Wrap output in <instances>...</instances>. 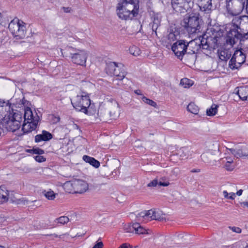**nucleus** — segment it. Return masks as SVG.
<instances>
[{
  "mask_svg": "<svg viewBox=\"0 0 248 248\" xmlns=\"http://www.w3.org/2000/svg\"><path fill=\"white\" fill-rule=\"evenodd\" d=\"M139 8L138 0H122L117 6V13L122 19L133 18L138 15Z\"/></svg>",
  "mask_w": 248,
  "mask_h": 248,
  "instance_id": "obj_1",
  "label": "nucleus"
},
{
  "mask_svg": "<svg viewBox=\"0 0 248 248\" xmlns=\"http://www.w3.org/2000/svg\"><path fill=\"white\" fill-rule=\"evenodd\" d=\"M207 39L200 36L199 38L187 42V48L191 49V51L195 53L199 49L202 48L205 50H214L218 47L217 38Z\"/></svg>",
  "mask_w": 248,
  "mask_h": 248,
  "instance_id": "obj_2",
  "label": "nucleus"
},
{
  "mask_svg": "<svg viewBox=\"0 0 248 248\" xmlns=\"http://www.w3.org/2000/svg\"><path fill=\"white\" fill-rule=\"evenodd\" d=\"M24 123L22 125V130L24 133H27L35 130L40 120L37 113L33 112L29 107L24 109Z\"/></svg>",
  "mask_w": 248,
  "mask_h": 248,
  "instance_id": "obj_3",
  "label": "nucleus"
},
{
  "mask_svg": "<svg viewBox=\"0 0 248 248\" xmlns=\"http://www.w3.org/2000/svg\"><path fill=\"white\" fill-rule=\"evenodd\" d=\"M64 190L69 193L82 194L85 192L89 188L88 183L81 179H75L67 181L63 185Z\"/></svg>",
  "mask_w": 248,
  "mask_h": 248,
  "instance_id": "obj_4",
  "label": "nucleus"
},
{
  "mask_svg": "<svg viewBox=\"0 0 248 248\" xmlns=\"http://www.w3.org/2000/svg\"><path fill=\"white\" fill-rule=\"evenodd\" d=\"M8 28L16 39H23L26 36V27L24 23L18 19H14L9 24Z\"/></svg>",
  "mask_w": 248,
  "mask_h": 248,
  "instance_id": "obj_5",
  "label": "nucleus"
},
{
  "mask_svg": "<svg viewBox=\"0 0 248 248\" xmlns=\"http://www.w3.org/2000/svg\"><path fill=\"white\" fill-rule=\"evenodd\" d=\"M90 101L89 94L87 93L80 92L73 98L71 103L75 109L82 111L86 110V106L89 105Z\"/></svg>",
  "mask_w": 248,
  "mask_h": 248,
  "instance_id": "obj_6",
  "label": "nucleus"
},
{
  "mask_svg": "<svg viewBox=\"0 0 248 248\" xmlns=\"http://www.w3.org/2000/svg\"><path fill=\"white\" fill-rule=\"evenodd\" d=\"M11 115L7 117V119L3 121L5 124V127L8 130L12 132L19 129L22 121V117L20 113L12 109Z\"/></svg>",
  "mask_w": 248,
  "mask_h": 248,
  "instance_id": "obj_7",
  "label": "nucleus"
},
{
  "mask_svg": "<svg viewBox=\"0 0 248 248\" xmlns=\"http://www.w3.org/2000/svg\"><path fill=\"white\" fill-rule=\"evenodd\" d=\"M183 26L189 34H192L200 31L199 17L196 16H190L184 19Z\"/></svg>",
  "mask_w": 248,
  "mask_h": 248,
  "instance_id": "obj_8",
  "label": "nucleus"
},
{
  "mask_svg": "<svg viewBox=\"0 0 248 248\" xmlns=\"http://www.w3.org/2000/svg\"><path fill=\"white\" fill-rule=\"evenodd\" d=\"M226 3L228 13L233 16L240 14L245 7V5L237 0H226Z\"/></svg>",
  "mask_w": 248,
  "mask_h": 248,
  "instance_id": "obj_9",
  "label": "nucleus"
},
{
  "mask_svg": "<svg viewBox=\"0 0 248 248\" xmlns=\"http://www.w3.org/2000/svg\"><path fill=\"white\" fill-rule=\"evenodd\" d=\"M246 60V55L241 50H236L229 62V66L232 69L240 67Z\"/></svg>",
  "mask_w": 248,
  "mask_h": 248,
  "instance_id": "obj_10",
  "label": "nucleus"
},
{
  "mask_svg": "<svg viewBox=\"0 0 248 248\" xmlns=\"http://www.w3.org/2000/svg\"><path fill=\"white\" fill-rule=\"evenodd\" d=\"M171 6L176 12L184 13L192 5L191 0H171Z\"/></svg>",
  "mask_w": 248,
  "mask_h": 248,
  "instance_id": "obj_11",
  "label": "nucleus"
},
{
  "mask_svg": "<svg viewBox=\"0 0 248 248\" xmlns=\"http://www.w3.org/2000/svg\"><path fill=\"white\" fill-rule=\"evenodd\" d=\"M71 61L75 64L85 66L88 56V52L85 50L78 49L75 53H71Z\"/></svg>",
  "mask_w": 248,
  "mask_h": 248,
  "instance_id": "obj_12",
  "label": "nucleus"
},
{
  "mask_svg": "<svg viewBox=\"0 0 248 248\" xmlns=\"http://www.w3.org/2000/svg\"><path fill=\"white\" fill-rule=\"evenodd\" d=\"M187 48V42L184 40H179L173 44L171 49L175 55L180 59L183 58Z\"/></svg>",
  "mask_w": 248,
  "mask_h": 248,
  "instance_id": "obj_13",
  "label": "nucleus"
},
{
  "mask_svg": "<svg viewBox=\"0 0 248 248\" xmlns=\"http://www.w3.org/2000/svg\"><path fill=\"white\" fill-rule=\"evenodd\" d=\"M204 151L211 154L212 156H216L220 154L219 144L217 140H211L206 142L204 144Z\"/></svg>",
  "mask_w": 248,
  "mask_h": 248,
  "instance_id": "obj_14",
  "label": "nucleus"
},
{
  "mask_svg": "<svg viewBox=\"0 0 248 248\" xmlns=\"http://www.w3.org/2000/svg\"><path fill=\"white\" fill-rule=\"evenodd\" d=\"M107 106L109 110V115L112 119H116L119 117L120 110L119 105L117 102L113 99H110L108 101Z\"/></svg>",
  "mask_w": 248,
  "mask_h": 248,
  "instance_id": "obj_15",
  "label": "nucleus"
},
{
  "mask_svg": "<svg viewBox=\"0 0 248 248\" xmlns=\"http://www.w3.org/2000/svg\"><path fill=\"white\" fill-rule=\"evenodd\" d=\"M87 106H86V110L82 111L85 113V114H87L89 115H94L96 113L98 116L102 118H106L107 117V115L104 114L103 113V110L102 108H100V110L97 109L96 107L95 106L94 104H91V101Z\"/></svg>",
  "mask_w": 248,
  "mask_h": 248,
  "instance_id": "obj_16",
  "label": "nucleus"
},
{
  "mask_svg": "<svg viewBox=\"0 0 248 248\" xmlns=\"http://www.w3.org/2000/svg\"><path fill=\"white\" fill-rule=\"evenodd\" d=\"M239 36V33L238 31L234 27L231 29L227 33L226 41L228 44L233 45L236 43L235 39H237Z\"/></svg>",
  "mask_w": 248,
  "mask_h": 248,
  "instance_id": "obj_17",
  "label": "nucleus"
},
{
  "mask_svg": "<svg viewBox=\"0 0 248 248\" xmlns=\"http://www.w3.org/2000/svg\"><path fill=\"white\" fill-rule=\"evenodd\" d=\"M215 156H212L207 152L204 151L201 155V160L206 165H214L216 162L214 159Z\"/></svg>",
  "mask_w": 248,
  "mask_h": 248,
  "instance_id": "obj_18",
  "label": "nucleus"
},
{
  "mask_svg": "<svg viewBox=\"0 0 248 248\" xmlns=\"http://www.w3.org/2000/svg\"><path fill=\"white\" fill-rule=\"evenodd\" d=\"M52 138V134L45 130L42 131V134L37 135L35 137V141L36 142H39L41 141H47Z\"/></svg>",
  "mask_w": 248,
  "mask_h": 248,
  "instance_id": "obj_19",
  "label": "nucleus"
},
{
  "mask_svg": "<svg viewBox=\"0 0 248 248\" xmlns=\"http://www.w3.org/2000/svg\"><path fill=\"white\" fill-rule=\"evenodd\" d=\"M179 36V33L175 29H174V30L172 29L168 31V34L166 37V42L168 44H171L172 42L177 39Z\"/></svg>",
  "mask_w": 248,
  "mask_h": 248,
  "instance_id": "obj_20",
  "label": "nucleus"
},
{
  "mask_svg": "<svg viewBox=\"0 0 248 248\" xmlns=\"http://www.w3.org/2000/svg\"><path fill=\"white\" fill-rule=\"evenodd\" d=\"M117 73V74H113V76H115L117 78V79L122 80L126 75V72L124 70V68L123 65L120 64L119 65L117 64V68L115 69V73Z\"/></svg>",
  "mask_w": 248,
  "mask_h": 248,
  "instance_id": "obj_21",
  "label": "nucleus"
},
{
  "mask_svg": "<svg viewBox=\"0 0 248 248\" xmlns=\"http://www.w3.org/2000/svg\"><path fill=\"white\" fill-rule=\"evenodd\" d=\"M227 150H228L227 153L228 154L230 152L231 154L233 155L234 157L236 158L248 156V152H246L245 149H244L243 151L241 149L235 150L232 148H227Z\"/></svg>",
  "mask_w": 248,
  "mask_h": 248,
  "instance_id": "obj_22",
  "label": "nucleus"
},
{
  "mask_svg": "<svg viewBox=\"0 0 248 248\" xmlns=\"http://www.w3.org/2000/svg\"><path fill=\"white\" fill-rule=\"evenodd\" d=\"M198 6L204 11L210 10L212 7L211 0H196Z\"/></svg>",
  "mask_w": 248,
  "mask_h": 248,
  "instance_id": "obj_23",
  "label": "nucleus"
},
{
  "mask_svg": "<svg viewBox=\"0 0 248 248\" xmlns=\"http://www.w3.org/2000/svg\"><path fill=\"white\" fill-rule=\"evenodd\" d=\"M193 152L187 147H183L181 148L178 152V154L182 159H185L188 158L192 155Z\"/></svg>",
  "mask_w": 248,
  "mask_h": 248,
  "instance_id": "obj_24",
  "label": "nucleus"
},
{
  "mask_svg": "<svg viewBox=\"0 0 248 248\" xmlns=\"http://www.w3.org/2000/svg\"><path fill=\"white\" fill-rule=\"evenodd\" d=\"M117 64L115 62L108 63L105 68L106 73L110 76H112L113 74H117V73H115V69L117 68Z\"/></svg>",
  "mask_w": 248,
  "mask_h": 248,
  "instance_id": "obj_25",
  "label": "nucleus"
},
{
  "mask_svg": "<svg viewBox=\"0 0 248 248\" xmlns=\"http://www.w3.org/2000/svg\"><path fill=\"white\" fill-rule=\"evenodd\" d=\"M237 94L242 100L248 101V87H241L239 88Z\"/></svg>",
  "mask_w": 248,
  "mask_h": 248,
  "instance_id": "obj_26",
  "label": "nucleus"
},
{
  "mask_svg": "<svg viewBox=\"0 0 248 248\" xmlns=\"http://www.w3.org/2000/svg\"><path fill=\"white\" fill-rule=\"evenodd\" d=\"M83 159L86 162L89 163L90 165L96 168H98L100 166V162L98 161L89 156L84 155L83 156Z\"/></svg>",
  "mask_w": 248,
  "mask_h": 248,
  "instance_id": "obj_27",
  "label": "nucleus"
},
{
  "mask_svg": "<svg viewBox=\"0 0 248 248\" xmlns=\"http://www.w3.org/2000/svg\"><path fill=\"white\" fill-rule=\"evenodd\" d=\"M8 191L5 187L0 186V204L7 201L8 198Z\"/></svg>",
  "mask_w": 248,
  "mask_h": 248,
  "instance_id": "obj_28",
  "label": "nucleus"
},
{
  "mask_svg": "<svg viewBox=\"0 0 248 248\" xmlns=\"http://www.w3.org/2000/svg\"><path fill=\"white\" fill-rule=\"evenodd\" d=\"M218 55L219 59L221 61H226L230 58L231 54L229 50L226 49L218 50Z\"/></svg>",
  "mask_w": 248,
  "mask_h": 248,
  "instance_id": "obj_29",
  "label": "nucleus"
},
{
  "mask_svg": "<svg viewBox=\"0 0 248 248\" xmlns=\"http://www.w3.org/2000/svg\"><path fill=\"white\" fill-rule=\"evenodd\" d=\"M157 185L160 186H167L170 185V183L169 182H162L161 181L158 182L157 179H155L150 182L147 185V186L148 187H154L156 186Z\"/></svg>",
  "mask_w": 248,
  "mask_h": 248,
  "instance_id": "obj_30",
  "label": "nucleus"
},
{
  "mask_svg": "<svg viewBox=\"0 0 248 248\" xmlns=\"http://www.w3.org/2000/svg\"><path fill=\"white\" fill-rule=\"evenodd\" d=\"M218 106L216 104H213L209 108L206 110V114L208 116H213L215 115L217 112Z\"/></svg>",
  "mask_w": 248,
  "mask_h": 248,
  "instance_id": "obj_31",
  "label": "nucleus"
},
{
  "mask_svg": "<svg viewBox=\"0 0 248 248\" xmlns=\"http://www.w3.org/2000/svg\"><path fill=\"white\" fill-rule=\"evenodd\" d=\"M187 110L191 113L197 114L199 112V108L193 103H190L187 107Z\"/></svg>",
  "mask_w": 248,
  "mask_h": 248,
  "instance_id": "obj_32",
  "label": "nucleus"
},
{
  "mask_svg": "<svg viewBox=\"0 0 248 248\" xmlns=\"http://www.w3.org/2000/svg\"><path fill=\"white\" fill-rule=\"evenodd\" d=\"M164 215L162 211L159 210H154L153 219L163 220L164 219Z\"/></svg>",
  "mask_w": 248,
  "mask_h": 248,
  "instance_id": "obj_33",
  "label": "nucleus"
},
{
  "mask_svg": "<svg viewBox=\"0 0 248 248\" xmlns=\"http://www.w3.org/2000/svg\"><path fill=\"white\" fill-rule=\"evenodd\" d=\"M160 21L161 18L157 15H154L152 25V29L153 31L156 30L157 29L160 25Z\"/></svg>",
  "mask_w": 248,
  "mask_h": 248,
  "instance_id": "obj_34",
  "label": "nucleus"
},
{
  "mask_svg": "<svg viewBox=\"0 0 248 248\" xmlns=\"http://www.w3.org/2000/svg\"><path fill=\"white\" fill-rule=\"evenodd\" d=\"M135 232L136 234H141L147 233V230L141 227L139 223H135Z\"/></svg>",
  "mask_w": 248,
  "mask_h": 248,
  "instance_id": "obj_35",
  "label": "nucleus"
},
{
  "mask_svg": "<svg viewBox=\"0 0 248 248\" xmlns=\"http://www.w3.org/2000/svg\"><path fill=\"white\" fill-rule=\"evenodd\" d=\"M193 84V82L187 78H184L182 79L180 82V85L186 88H189Z\"/></svg>",
  "mask_w": 248,
  "mask_h": 248,
  "instance_id": "obj_36",
  "label": "nucleus"
},
{
  "mask_svg": "<svg viewBox=\"0 0 248 248\" xmlns=\"http://www.w3.org/2000/svg\"><path fill=\"white\" fill-rule=\"evenodd\" d=\"M154 215V210H150L141 212L139 215L142 217L150 218L153 219V217Z\"/></svg>",
  "mask_w": 248,
  "mask_h": 248,
  "instance_id": "obj_37",
  "label": "nucleus"
},
{
  "mask_svg": "<svg viewBox=\"0 0 248 248\" xmlns=\"http://www.w3.org/2000/svg\"><path fill=\"white\" fill-rule=\"evenodd\" d=\"M123 229L126 232L133 233L135 230V223L124 225Z\"/></svg>",
  "mask_w": 248,
  "mask_h": 248,
  "instance_id": "obj_38",
  "label": "nucleus"
},
{
  "mask_svg": "<svg viewBox=\"0 0 248 248\" xmlns=\"http://www.w3.org/2000/svg\"><path fill=\"white\" fill-rule=\"evenodd\" d=\"M129 53L135 56H139L140 54V50L139 47L133 46L129 48Z\"/></svg>",
  "mask_w": 248,
  "mask_h": 248,
  "instance_id": "obj_39",
  "label": "nucleus"
},
{
  "mask_svg": "<svg viewBox=\"0 0 248 248\" xmlns=\"http://www.w3.org/2000/svg\"><path fill=\"white\" fill-rule=\"evenodd\" d=\"M44 195L48 200H53L55 198L56 194L53 191L49 190L48 191H45Z\"/></svg>",
  "mask_w": 248,
  "mask_h": 248,
  "instance_id": "obj_40",
  "label": "nucleus"
},
{
  "mask_svg": "<svg viewBox=\"0 0 248 248\" xmlns=\"http://www.w3.org/2000/svg\"><path fill=\"white\" fill-rule=\"evenodd\" d=\"M142 101L146 104H148L151 106L156 107V103L153 100L147 98L146 97H143Z\"/></svg>",
  "mask_w": 248,
  "mask_h": 248,
  "instance_id": "obj_41",
  "label": "nucleus"
},
{
  "mask_svg": "<svg viewBox=\"0 0 248 248\" xmlns=\"http://www.w3.org/2000/svg\"><path fill=\"white\" fill-rule=\"evenodd\" d=\"M56 219L57 220L58 222L61 224H64L69 221L68 217L65 216L61 217Z\"/></svg>",
  "mask_w": 248,
  "mask_h": 248,
  "instance_id": "obj_42",
  "label": "nucleus"
},
{
  "mask_svg": "<svg viewBox=\"0 0 248 248\" xmlns=\"http://www.w3.org/2000/svg\"><path fill=\"white\" fill-rule=\"evenodd\" d=\"M225 168L227 170L232 171L234 168V165L233 163H226Z\"/></svg>",
  "mask_w": 248,
  "mask_h": 248,
  "instance_id": "obj_43",
  "label": "nucleus"
},
{
  "mask_svg": "<svg viewBox=\"0 0 248 248\" xmlns=\"http://www.w3.org/2000/svg\"><path fill=\"white\" fill-rule=\"evenodd\" d=\"M229 228L231 230H232V232H236L237 233H240L241 232V231H242L241 229L239 227H235V226H233V227L229 226Z\"/></svg>",
  "mask_w": 248,
  "mask_h": 248,
  "instance_id": "obj_44",
  "label": "nucleus"
},
{
  "mask_svg": "<svg viewBox=\"0 0 248 248\" xmlns=\"http://www.w3.org/2000/svg\"><path fill=\"white\" fill-rule=\"evenodd\" d=\"M35 160L39 162H43L46 160V158L41 155H36L34 157Z\"/></svg>",
  "mask_w": 248,
  "mask_h": 248,
  "instance_id": "obj_45",
  "label": "nucleus"
},
{
  "mask_svg": "<svg viewBox=\"0 0 248 248\" xmlns=\"http://www.w3.org/2000/svg\"><path fill=\"white\" fill-rule=\"evenodd\" d=\"M103 243L102 241L98 240L96 242V244L93 247V248H103Z\"/></svg>",
  "mask_w": 248,
  "mask_h": 248,
  "instance_id": "obj_46",
  "label": "nucleus"
},
{
  "mask_svg": "<svg viewBox=\"0 0 248 248\" xmlns=\"http://www.w3.org/2000/svg\"><path fill=\"white\" fill-rule=\"evenodd\" d=\"M60 120V118L59 116H52V121L53 123L56 124L58 123Z\"/></svg>",
  "mask_w": 248,
  "mask_h": 248,
  "instance_id": "obj_47",
  "label": "nucleus"
},
{
  "mask_svg": "<svg viewBox=\"0 0 248 248\" xmlns=\"http://www.w3.org/2000/svg\"><path fill=\"white\" fill-rule=\"evenodd\" d=\"M119 248H133V247L128 244L124 243L122 244Z\"/></svg>",
  "mask_w": 248,
  "mask_h": 248,
  "instance_id": "obj_48",
  "label": "nucleus"
},
{
  "mask_svg": "<svg viewBox=\"0 0 248 248\" xmlns=\"http://www.w3.org/2000/svg\"><path fill=\"white\" fill-rule=\"evenodd\" d=\"M33 153L35 154L41 155L44 153V151L40 149H36L33 150Z\"/></svg>",
  "mask_w": 248,
  "mask_h": 248,
  "instance_id": "obj_49",
  "label": "nucleus"
},
{
  "mask_svg": "<svg viewBox=\"0 0 248 248\" xmlns=\"http://www.w3.org/2000/svg\"><path fill=\"white\" fill-rule=\"evenodd\" d=\"M229 195H229V199L234 200L235 199L236 194H235L233 192H231V193H229Z\"/></svg>",
  "mask_w": 248,
  "mask_h": 248,
  "instance_id": "obj_50",
  "label": "nucleus"
},
{
  "mask_svg": "<svg viewBox=\"0 0 248 248\" xmlns=\"http://www.w3.org/2000/svg\"><path fill=\"white\" fill-rule=\"evenodd\" d=\"M223 195L226 199H229V193H228V192L226 190H224L223 191Z\"/></svg>",
  "mask_w": 248,
  "mask_h": 248,
  "instance_id": "obj_51",
  "label": "nucleus"
},
{
  "mask_svg": "<svg viewBox=\"0 0 248 248\" xmlns=\"http://www.w3.org/2000/svg\"><path fill=\"white\" fill-rule=\"evenodd\" d=\"M226 159L227 160L226 163H233V159L231 157H226Z\"/></svg>",
  "mask_w": 248,
  "mask_h": 248,
  "instance_id": "obj_52",
  "label": "nucleus"
},
{
  "mask_svg": "<svg viewBox=\"0 0 248 248\" xmlns=\"http://www.w3.org/2000/svg\"><path fill=\"white\" fill-rule=\"evenodd\" d=\"M62 9L63 11L65 13H69L70 12L71 9L70 7H62Z\"/></svg>",
  "mask_w": 248,
  "mask_h": 248,
  "instance_id": "obj_53",
  "label": "nucleus"
},
{
  "mask_svg": "<svg viewBox=\"0 0 248 248\" xmlns=\"http://www.w3.org/2000/svg\"><path fill=\"white\" fill-rule=\"evenodd\" d=\"M240 204L242 206H243L244 207L247 206L248 208V202H240Z\"/></svg>",
  "mask_w": 248,
  "mask_h": 248,
  "instance_id": "obj_54",
  "label": "nucleus"
},
{
  "mask_svg": "<svg viewBox=\"0 0 248 248\" xmlns=\"http://www.w3.org/2000/svg\"><path fill=\"white\" fill-rule=\"evenodd\" d=\"M242 192H243V190H242V189H240L239 190H238V191L236 192V194L237 195H238V196H241V195H242Z\"/></svg>",
  "mask_w": 248,
  "mask_h": 248,
  "instance_id": "obj_55",
  "label": "nucleus"
},
{
  "mask_svg": "<svg viewBox=\"0 0 248 248\" xmlns=\"http://www.w3.org/2000/svg\"><path fill=\"white\" fill-rule=\"evenodd\" d=\"M239 2H241L243 5H245V2L247 0H237Z\"/></svg>",
  "mask_w": 248,
  "mask_h": 248,
  "instance_id": "obj_56",
  "label": "nucleus"
},
{
  "mask_svg": "<svg viewBox=\"0 0 248 248\" xmlns=\"http://www.w3.org/2000/svg\"><path fill=\"white\" fill-rule=\"evenodd\" d=\"M191 171L192 172H199L200 171V170H199V169H198V170L194 169V170H192Z\"/></svg>",
  "mask_w": 248,
  "mask_h": 248,
  "instance_id": "obj_57",
  "label": "nucleus"
},
{
  "mask_svg": "<svg viewBox=\"0 0 248 248\" xmlns=\"http://www.w3.org/2000/svg\"><path fill=\"white\" fill-rule=\"evenodd\" d=\"M247 5L246 6V10L247 11V13L248 14V0H247Z\"/></svg>",
  "mask_w": 248,
  "mask_h": 248,
  "instance_id": "obj_58",
  "label": "nucleus"
},
{
  "mask_svg": "<svg viewBox=\"0 0 248 248\" xmlns=\"http://www.w3.org/2000/svg\"><path fill=\"white\" fill-rule=\"evenodd\" d=\"M49 235H52V236H54L56 238H57L59 237L58 235L56 234H50Z\"/></svg>",
  "mask_w": 248,
  "mask_h": 248,
  "instance_id": "obj_59",
  "label": "nucleus"
},
{
  "mask_svg": "<svg viewBox=\"0 0 248 248\" xmlns=\"http://www.w3.org/2000/svg\"><path fill=\"white\" fill-rule=\"evenodd\" d=\"M244 37L246 39L248 38V32L244 35Z\"/></svg>",
  "mask_w": 248,
  "mask_h": 248,
  "instance_id": "obj_60",
  "label": "nucleus"
},
{
  "mask_svg": "<svg viewBox=\"0 0 248 248\" xmlns=\"http://www.w3.org/2000/svg\"><path fill=\"white\" fill-rule=\"evenodd\" d=\"M68 41H70V42H73V39L72 38V37H69V39H68Z\"/></svg>",
  "mask_w": 248,
  "mask_h": 248,
  "instance_id": "obj_61",
  "label": "nucleus"
},
{
  "mask_svg": "<svg viewBox=\"0 0 248 248\" xmlns=\"http://www.w3.org/2000/svg\"><path fill=\"white\" fill-rule=\"evenodd\" d=\"M28 201H26V200H25L24 201V204H26V203H28Z\"/></svg>",
  "mask_w": 248,
  "mask_h": 248,
  "instance_id": "obj_62",
  "label": "nucleus"
},
{
  "mask_svg": "<svg viewBox=\"0 0 248 248\" xmlns=\"http://www.w3.org/2000/svg\"><path fill=\"white\" fill-rule=\"evenodd\" d=\"M24 101L23 100L22 101V104H23V105H24V104H25V103H24Z\"/></svg>",
  "mask_w": 248,
  "mask_h": 248,
  "instance_id": "obj_63",
  "label": "nucleus"
},
{
  "mask_svg": "<svg viewBox=\"0 0 248 248\" xmlns=\"http://www.w3.org/2000/svg\"><path fill=\"white\" fill-rule=\"evenodd\" d=\"M0 248H4V247L0 246Z\"/></svg>",
  "mask_w": 248,
  "mask_h": 248,
  "instance_id": "obj_64",
  "label": "nucleus"
}]
</instances>
